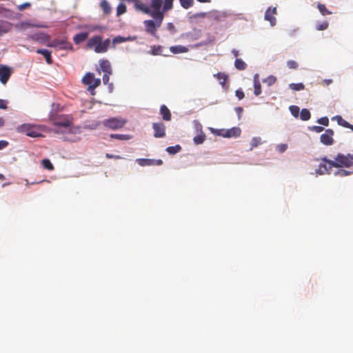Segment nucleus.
<instances>
[{"instance_id":"f257e3e1","label":"nucleus","mask_w":353,"mask_h":353,"mask_svg":"<svg viewBox=\"0 0 353 353\" xmlns=\"http://www.w3.org/2000/svg\"><path fill=\"white\" fill-rule=\"evenodd\" d=\"M174 0H151L150 6L141 1L135 3V8L142 12L151 16L154 20L143 21L147 33L155 37L157 29L161 26L164 14L173 8Z\"/></svg>"},{"instance_id":"f03ea898","label":"nucleus","mask_w":353,"mask_h":353,"mask_svg":"<svg viewBox=\"0 0 353 353\" xmlns=\"http://www.w3.org/2000/svg\"><path fill=\"white\" fill-rule=\"evenodd\" d=\"M111 44V40L106 39L103 41V37L101 35H95L90 38L86 43V48L94 50L96 53H105Z\"/></svg>"},{"instance_id":"7ed1b4c3","label":"nucleus","mask_w":353,"mask_h":353,"mask_svg":"<svg viewBox=\"0 0 353 353\" xmlns=\"http://www.w3.org/2000/svg\"><path fill=\"white\" fill-rule=\"evenodd\" d=\"M46 127L44 125H37L24 123L17 128V131L19 133H24L27 136L32 138L43 137L42 133L45 132Z\"/></svg>"},{"instance_id":"20e7f679","label":"nucleus","mask_w":353,"mask_h":353,"mask_svg":"<svg viewBox=\"0 0 353 353\" xmlns=\"http://www.w3.org/2000/svg\"><path fill=\"white\" fill-rule=\"evenodd\" d=\"M334 168L353 167V153L344 154L338 153L333 161Z\"/></svg>"},{"instance_id":"39448f33","label":"nucleus","mask_w":353,"mask_h":353,"mask_svg":"<svg viewBox=\"0 0 353 353\" xmlns=\"http://www.w3.org/2000/svg\"><path fill=\"white\" fill-rule=\"evenodd\" d=\"M82 83L88 86V90L92 94H94V90L101 84V79L95 78L94 74L87 72L82 78Z\"/></svg>"},{"instance_id":"423d86ee","label":"nucleus","mask_w":353,"mask_h":353,"mask_svg":"<svg viewBox=\"0 0 353 353\" xmlns=\"http://www.w3.org/2000/svg\"><path fill=\"white\" fill-rule=\"evenodd\" d=\"M128 121L125 119L121 117H111L108 119H105L102 121L104 127L116 130L122 128Z\"/></svg>"},{"instance_id":"0eeeda50","label":"nucleus","mask_w":353,"mask_h":353,"mask_svg":"<svg viewBox=\"0 0 353 353\" xmlns=\"http://www.w3.org/2000/svg\"><path fill=\"white\" fill-rule=\"evenodd\" d=\"M53 125L59 127H69L72 124V117L70 115L52 116L50 118Z\"/></svg>"},{"instance_id":"6e6552de","label":"nucleus","mask_w":353,"mask_h":353,"mask_svg":"<svg viewBox=\"0 0 353 353\" xmlns=\"http://www.w3.org/2000/svg\"><path fill=\"white\" fill-rule=\"evenodd\" d=\"M321 161L318 165V168L316 169L315 172L317 174L323 175L330 174L331 169L334 167L333 161L323 157L321 160Z\"/></svg>"},{"instance_id":"1a4fd4ad","label":"nucleus","mask_w":353,"mask_h":353,"mask_svg":"<svg viewBox=\"0 0 353 353\" xmlns=\"http://www.w3.org/2000/svg\"><path fill=\"white\" fill-rule=\"evenodd\" d=\"M49 46L61 50H72V44L65 39H54L49 44Z\"/></svg>"},{"instance_id":"9d476101","label":"nucleus","mask_w":353,"mask_h":353,"mask_svg":"<svg viewBox=\"0 0 353 353\" xmlns=\"http://www.w3.org/2000/svg\"><path fill=\"white\" fill-rule=\"evenodd\" d=\"M334 131L331 129L325 130L320 137L321 142L325 145H331L334 143Z\"/></svg>"},{"instance_id":"9b49d317","label":"nucleus","mask_w":353,"mask_h":353,"mask_svg":"<svg viewBox=\"0 0 353 353\" xmlns=\"http://www.w3.org/2000/svg\"><path fill=\"white\" fill-rule=\"evenodd\" d=\"M152 128L155 138H163L165 137V125L163 123H153Z\"/></svg>"},{"instance_id":"f8f14e48","label":"nucleus","mask_w":353,"mask_h":353,"mask_svg":"<svg viewBox=\"0 0 353 353\" xmlns=\"http://www.w3.org/2000/svg\"><path fill=\"white\" fill-rule=\"evenodd\" d=\"M277 14L276 8H268L265 13L264 19L266 21H268L270 23L272 26H274L276 23V19L275 15Z\"/></svg>"},{"instance_id":"ddd939ff","label":"nucleus","mask_w":353,"mask_h":353,"mask_svg":"<svg viewBox=\"0 0 353 353\" xmlns=\"http://www.w3.org/2000/svg\"><path fill=\"white\" fill-rule=\"evenodd\" d=\"M12 74L10 68L6 65H0V81L6 84L9 80Z\"/></svg>"},{"instance_id":"4468645a","label":"nucleus","mask_w":353,"mask_h":353,"mask_svg":"<svg viewBox=\"0 0 353 353\" xmlns=\"http://www.w3.org/2000/svg\"><path fill=\"white\" fill-rule=\"evenodd\" d=\"M241 130L238 127H233L230 129H225L224 132V137L225 138H231V137H239L241 135Z\"/></svg>"},{"instance_id":"2eb2a0df","label":"nucleus","mask_w":353,"mask_h":353,"mask_svg":"<svg viewBox=\"0 0 353 353\" xmlns=\"http://www.w3.org/2000/svg\"><path fill=\"white\" fill-rule=\"evenodd\" d=\"M159 111H160V114L162 117V119L164 121H170L171 120V118H172L171 112L165 105H161Z\"/></svg>"},{"instance_id":"dca6fc26","label":"nucleus","mask_w":353,"mask_h":353,"mask_svg":"<svg viewBox=\"0 0 353 353\" xmlns=\"http://www.w3.org/2000/svg\"><path fill=\"white\" fill-rule=\"evenodd\" d=\"M99 65L101 70L104 73L112 74V68L110 61L107 59H101L99 61Z\"/></svg>"},{"instance_id":"f3484780","label":"nucleus","mask_w":353,"mask_h":353,"mask_svg":"<svg viewBox=\"0 0 353 353\" xmlns=\"http://www.w3.org/2000/svg\"><path fill=\"white\" fill-rule=\"evenodd\" d=\"M12 27V25L11 23L6 21L0 20V36L10 31Z\"/></svg>"},{"instance_id":"a211bd4d","label":"nucleus","mask_w":353,"mask_h":353,"mask_svg":"<svg viewBox=\"0 0 353 353\" xmlns=\"http://www.w3.org/2000/svg\"><path fill=\"white\" fill-rule=\"evenodd\" d=\"M36 52H37V54H42L45 57L46 61L48 64H52V58H51V52L48 50H46V49H38V50H37Z\"/></svg>"},{"instance_id":"6ab92c4d","label":"nucleus","mask_w":353,"mask_h":353,"mask_svg":"<svg viewBox=\"0 0 353 353\" xmlns=\"http://www.w3.org/2000/svg\"><path fill=\"white\" fill-rule=\"evenodd\" d=\"M189 49L183 46H173L170 48V51L173 54L185 53Z\"/></svg>"},{"instance_id":"aec40b11","label":"nucleus","mask_w":353,"mask_h":353,"mask_svg":"<svg viewBox=\"0 0 353 353\" xmlns=\"http://www.w3.org/2000/svg\"><path fill=\"white\" fill-rule=\"evenodd\" d=\"M254 94L259 96L261 93V85L259 79V74H256L254 77Z\"/></svg>"},{"instance_id":"412c9836","label":"nucleus","mask_w":353,"mask_h":353,"mask_svg":"<svg viewBox=\"0 0 353 353\" xmlns=\"http://www.w3.org/2000/svg\"><path fill=\"white\" fill-rule=\"evenodd\" d=\"M88 37V32H80L76 34L73 37V41L75 44H79L80 43L85 41Z\"/></svg>"},{"instance_id":"4be33fe9","label":"nucleus","mask_w":353,"mask_h":353,"mask_svg":"<svg viewBox=\"0 0 353 353\" xmlns=\"http://www.w3.org/2000/svg\"><path fill=\"white\" fill-rule=\"evenodd\" d=\"M214 77H216L217 80L219 81V83L222 86H224L226 84L228 78V76L226 74L219 72L216 74H214Z\"/></svg>"},{"instance_id":"5701e85b","label":"nucleus","mask_w":353,"mask_h":353,"mask_svg":"<svg viewBox=\"0 0 353 353\" xmlns=\"http://www.w3.org/2000/svg\"><path fill=\"white\" fill-rule=\"evenodd\" d=\"M100 7L103 10L104 14H108L111 12V6L106 0H103L101 2Z\"/></svg>"},{"instance_id":"b1692460","label":"nucleus","mask_w":353,"mask_h":353,"mask_svg":"<svg viewBox=\"0 0 353 353\" xmlns=\"http://www.w3.org/2000/svg\"><path fill=\"white\" fill-rule=\"evenodd\" d=\"M234 66L239 70H244L247 67V64L241 59H236Z\"/></svg>"},{"instance_id":"393cba45","label":"nucleus","mask_w":353,"mask_h":353,"mask_svg":"<svg viewBox=\"0 0 353 353\" xmlns=\"http://www.w3.org/2000/svg\"><path fill=\"white\" fill-rule=\"evenodd\" d=\"M137 163L141 166L153 165L154 159H138Z\"/></svg>"},{"instance_id":"a878e982","label":"nucleus","mask_w":353,"mask_h":353,"mask_svg":"<svg viewBox=\"0 0 353 353\" xmlns=\"http://www.w3.org/2000/svg\"><path fill=\"white\" fill-rule=\"evenodd\" d=\"M311 114L310 112L306 109L303 108L300 112V118L303 121H307L310 119Z\"/></svg>"},{"instance_id":"bb28decb","label":"nucleus","mask_w":353,"mask_h":353,"mask_svg":"<svg viewBox=\"0 0 353 353\" xmlns=\"http://www.w3.org/2000/svg\"><path fill=\"white\" fill-rule=\"evenodd\" d=\"M128 40V38L123 37L121 36L115 37L112 41V47L115 48L116 45L127 41Z\"/></svg>"},{"instance_id":"cd10ccee","label":"nucleus","mask_w":353,"mask_h":353,"mask_svg":"<svg viewBox=\"0 0 353 353\" xmlns=\"http://www.w3.org/2000/svg\"><path fill=\"white\" fill-rule=\"evenodd\" d=\"M317 8L322 15H328L332 14V12L330 11L324 4L318 3Z\"/></svg>"},{"instance_id":"c85d7f7f","label":"nucleus","mask_w":353,"mask_h":353,"mask_svg":"<svg viewBox=\"0 0 353 353\" xmlns=\"http://www.w3.org/2000/svg\"><path fill=\"white\" fill-rule=\"evenodd\" d=\"M289 88L294 91H300L305 89V85L303 83H290Z\"/></svg>"},{"instance_id":"c756f323","label":"nucleus","mask_w":353,"mask_h":353,"mask_svg":"<svg viewBox=\"0 0 353 353\" xmlns=\"http://www.w3.org/2000/svg\"><path fill=\"white\" fill-rule=\"evenodd\" d=\"M262 143L261 139L260 137H253L251 140V147L250 150H252L254 148L258 147L259 145Z\"/></svg>"},{"instance_id":"7c9ffc66","label":"nucleus","mask_w":353,"mask_h":353,"mask_svg":"<svg viewBox=\"0 0 353 353\" xmlns=\"http://www.w3.org/2000/svg\"><path fill=\"white\" fill-rule=\"evenodd\" d=\"M205 138V135L203 132H201L199 134L194 137L193 140L195 144L199 145L203 143Z\"/></svg>"},{"instance_id":"2f4dec72","label":"nucleus","mask_w":353,"mask_h":353,"mask_svg":"<svg viewBox=\"0 0 353 353\" xmlns=\"http://www.w3.org/2000/svg\"><path fill=\"white\" fill-rule=\"evenodd\" d=\"M181 147L179 145L175 146H169L166 148V151L170 154H174L180 152Z\"/></svg>"},{"instance_id":"473e14b6","label":"nucleus","mask_w":353,"mask_h":353,"mask_svg":"<svg viewBox=\"0 0 353 353\" xmlns=\"http://www.w3.org/2000/svg\"><path fill=\"white\" fill-rule=\"evenodd\" d=\"M334 119H335L336 121H337V123L339 125H341L344 128H347L348 125H350V123L345 121V119H343L342 118V117L341 116H336L334 118H333Z\"/></svg>"},{"instance_id":"72a5a7b5","label":"nucleus","mask_w":353,"mask_h":353,"mask_svg":"<svg viewBox=\"0 0 353 353\" xmlns=\"http://www.w3.org/2000/svg\"><path fill=\"white\" fill-rule=\"evenodd\" d=\"M181 6L185 8L188 9L194 5V0H179Z\"/></svg>"},{"instance_id":"f704fd0d","label":"nucleus","mask_w":353,"mask_h":353,"mask_svg":"<svg viewBox=\"0 0 353 353\" xmlns=\"http://www.w3.org/2000/svg\"><path fill=\"white\" fill-rule=\"evenodd\" d=\"M110 137L112 139H116L119 140H129L131 139V137L128 134H110Z\"/></svg>"},{"instance_id":"c9c22d12","label":"nucleus","mask_w":353,"mask_h":353,"mask_svg":"<svg viewBox=\"0 0 353 353\" xmlns=\"http://www.w3.org/2000/svg\"><path fill=\"white\" fill-rule=\"evenodd\" d=\"M42 165L44 168L48 170H54V165L51 163V161L48 159H45L42 161Z\"/></svg>"},{"instance_id":"e433bc0d","label":"nucleus","mask_w":353,"mask_h":353,"mask_svg":"<svg viewBox=\"0 0 353 353\" xmlns=\"http://www.w3.org/2000/svg\"><path fill=\"white\" fill-rule=\"evenodd\" d=\"M126 6L124 3H121L118 5L117 8V15L120 16L121 14H124L126 12Z\"/></svg>"},{"instance_id":"4c0bfd02","label":"nucleus","mask_w":353,"mask_h":353,"mask_svg":"<svg viewBox=\"0 0 353 353\" xmlns=\"http://www.w3.org/2000/svg\"><path fill=\"white\" fill-rule=\"evenodd\" d=\"M276 81V77L273 75H270L266 79H263V82L267 83L269 86L272 85Z\"/></svg>"},{"instance_id":"58836bf2","label":"nucleus","mask_w":353,"mask_h":353,"mask_svg":"<svg viewBox=\"0 0 353 353\" xmlns=\"http://www.w3.org/2000/svg\"><path fill=\"white\" fill-rule=\"evenodd\" d=\"M352 173H353L352 172H350V171H348V170H345L344 169H339L338 171H336L334 173V174L335 175H338V176H339L341 177H343V176H346L350 175Z\"/></svg>"},{"instance_id":"ea45409f","label":"nucleus","mask_w":353,"mask_h":353,"mask_svg":"<svg viewBox=\"0 0 353 353\" xmlns=\"http://www.w3.org/2000/svg\"><path fill=\"white\" fill-rule=\"evenodd\" d=\"M329 23L327 21H324L321 23H318L316 25V28L317 30H325L328 28Z\"/></svg>"},{"instance_id":"a19ab883","label":"nucleus","mask_w":353,"mask_h":353,"mask_svg":"<svg viewBox=\"0 0 353 353\" xmlns=\"http://www.w3.org/2000/svg\"><path fill=\"white\" fill-rule=\"evenodd\" d=\"M161 52V47L158 46H152L151 47V50H150V53L153 55H158V54H160Z\"/></svg>"},{"instance_id":"79ce46f5","label":"nucleus","mask_w":353,"mask_h":353,"mask_svg":"<svg viewBox=\"0 0 353 353\" xmlns=\"http://www.w3.org/2000/svg\"><path fill=\"white\" fill-rule=\"evenodd\" d=\"M287 66L290 69H297L299 67V64L296 61L294 60H289L287 61Z\"/></svg>"},{"instance_id":"37998d69","label":"nucleus","mask_w":353,"mask_h":353,"mask_svg":"<svg viewBox=\"0 0 353 353\" xmlns=\"http://www.w3.org/2000/svg\"><path fill=\"white\" fill-rule=\"evenodd\" d=\"M290 110L292 114L294 117H298L299 114V108L298 106L292 105L290 107Z\"/></svg>"},{"instance_id":"c03bdc74","label":"nucleus","mask_w":353,"mask_h":353,"mask_svg":"<svg viewBox=\"0 0 353 353\" xmlns=\"http://www.w3.org/2000/svg\"><path fill=\"white\" fill-rule=\"evenodd\" d=\"M211 132L214 134H215L216 136H220V137H224L225 129H214V128H211Z\"/></svg>"},{"instance_id":"a18cd8bd","label":"nucleus","mask_w":353,"mask_h":353,"mask_svg":"<svg viewBox=\"0 0 353 353\" xmlns=\"http://www.w3.org/2000/svg\"><path fill=\"white\" fill-rule=\"evenodd\" d=\"M317 122L323 125L327 126L329 125V119L327 117H323L318 119Z\"/></svg>"},{"instance_id":"49530a36","label":"nucleus","mask_w":353,"mask_h":353,"mask_svg":"<svg viewBox=\"0 0 353 353\" xmlns=\"http://www.w3.org/2000/svg\"><path fill=\"white\" fill-rule=\"evenodd\" d=\"M190 34L192 36V37L196 39L200 37L201 31V30L194 29L193 31L190 33Z\"/></svg>"},{"instance_id":"de8ad7c7","label":"nucleus","mask_w":353,"mask_h":353,"mask_svg":"<svg viewBox=\"0 0 353 353\" xmlns=\"http://www.w3.org/2000/svg\"><path fill=\"white\" fill-rule=\"evenodd\" d=\"M30 6H31V3H29V2H26V3H22V4L19 5V6H17V9H18V10H19V11H22V10H23L26 9V8H30Z\"/></svg>"},{"instance_id":"09e8293b","label":"nucleus","mask_w":353,"mask_h":353,"mask_svg":"<svg viewBox=\"0 0 353 353\" xmlns=\"http://www.w3.org/2000/svg\"><path fill=\"white\" fill-rule=\"evenodd\" d=\"M105 29V27L99 26H97V25L91 26L90 27V30L92 31V32L95 31V30H99V31L102 32Z\"/></svg>"},{"instance_id":"8fccbe9b","label":"nucleus","mask_w":353,"mask_h":353,"mask_svg":"<svg viewBox=\"0 0 353 353\" xmlns=\"http://www.w3.org/2000/svg\"><path fill=\"white\" fill-rule=\"evenodd\" d=\"M236 96L239 100H241L244 98L245 94L241 89H238L236 90Z\"/></svg>"},{"instance_id":"3c124183","label":"nucleus","mask_w":353,"mask_h":353,"mask_svg":"<svg viewBox=\"0 0 353 353\" xmlns=\"http://www.w3.org/2000/svg\"><path fill=\"white\" fill-rule=\"evenodd\" d=\"M8 108V101L4 99H0V109L6 110Z\"/></svg>"},{"instance_id":"603ef678","label":"nucleus","mask_w":353,"mask_h":353,"mask_svg":"<svg viewBox=\"0 0 353 353\" xmlns=\"http://www.w3.org/2000/svg\"><path fill=\"white\" fill-rule=\"evenodd\" d=\"M311 130L317 133H320L324 130V128L321 126L314 125L311 128Z\"/></svg>"},{"instance_id":"864d4df0","label":"nucleus","mask_w":353,"mask_h":353,"mask_svg":"<svg viewBox=\"0 0 353 353\" xmlns=\"http://www.w3.org/2000/svg\"><path fill=\"white\" fill-rule=\"evenodd\" d=\"M110 74H111L109 73H104L103 76V82L104 84H108L109 83Z\"/></svg>"},{"instance_id":"5fc2aeb1","label":"nucleus","mask_w":353,"mask_h":353,"mask_svg":"<svg viewBox=\"0 0 353 353\" xmlns=\"http://www.w3.org/2000/svg\"><path fill=\"white\" fill-rule=\"evenodd\" d=\"M287 144H280L277 146L279 151L281 152H284L287 150Z\"/></svg>"},{"instance_id":"6e6d98bb","label":"nucleus","mask_w":353,"mask_h":353,"mask_svg":"<svg viewBox=\"0 0 353 353\" xmlns=\"http://www.w3.org/2000/svg\"><path fill=\"white\" fill-rule=\"evenodd\" d=\"M105 157L108 159H120L122 158L121 157H120L119 155H114V154H111L109 153H106Z\"/></svg>"},{"instance_id":"4d7b16f0","label":"nucleus","mask_w":353,"mask_h":353,"mask_svg":"<svg viewBox=\"0 0 353 353\" xmlns=\"http://www.w3.org/2000/svg\"><path fill=\"white\" fill-rule=\"evenodd\" d=\"M8 145V142L7 141L1 140L0 141V150H2L6 148Z\"/></svg>"},{"instance_id":"13d9d810","label":"nucleus","mask_w":353,"mask_h":353,"mask_svg":"<svg viewBox=\"0 0 353 353\" xmlns=\"http://www.w3.org/2000/svg\"><path fill=\"white\" fill-rule=\"evenodd\" d=\"M235 111L238 114L239 118H240L243 111V108L241 107H236L235 108Z\"/></svg>"},{"instance_id":"bf43d9fd","label":"nucleus","mask_w":353,"mask_h":353,"mask_svg":"<svg viewBox=\"0 0 353 353\" xmlns=\"http://www.w3.org/2000/svg\"><path fill=\"white\" fill-rule=\"evenodd\" d=\"M207 13L206 12H199L194 15V17H199V18H204L206 17Z\"/></svg>"},{"instance_id":"052dcab7","label":"nucleus","mask_w":353,"mask_h":353,"mask_svg":"<svg viewBox=\"0 0 353 353\" xmlns=\"http://www.w3.org/2000/svg\"><path fill=\"white\" fill-rule=\"evenodd\" d=\"M163 164V161L161 159H154L153 165H161Z\"/></svg>"},{"instance_id":"680f3d73","label":"nucleus","mask_w":353,"mask_h":353,"mask_svg":"<svg viewBox=\"0 0 353 353\" xmlns=\"http://www.w3.org/2000/svg\"><path fill=\"white\" fill-rule=\"evenodd\" d=\"M232 53L235 57L239 56V51L237 50H232Z\"/></svg>"},{"instance_id":"e2e57ef3","label":"nucleus","mask_w":353,"mask_h":353,"mask_svg":"<svg viewBox=\"0 0 353 353\" xmlns=\"http://www.w3.org/2000/svg\"><path fill=\"white\" fill-rule=\"evenodd\" d=\"M4 123H5V121H4L3 118L0 117V127L3 126Z\"/></svg>"},{"instance_id":"0e129e2a","label":"nucleus","mask_w":353,"mask_h":353,"mask_svg":"<svg viewBox=\"0 0 353 353\" xmlns=\"http://www.w3.org/2000/svg\"><path fill=\"white\" fill-rule=\"evenodd\" d=\"M325 82L326 83L327 85H329L332 82V81L331 79H326L325 80Z\"/></svg>"},{"instance_id":"69168bd1","label":"nucleus","mask_w":353,"mask_h":353,"mask_svg":"<svg viewBox=\"0 0 353 353\" xmlns=\"http://www.w3.org/2000/svg\"><path fill=\"white\" fill-rule=\"evenodd\" d=\"M4 179H5L4 175L2 174H0V180H4Z\"/></svg>"},{"instance_id":"338daca9","label":"nucleus","mask_w":353,"mask_h":353,"mask_svg":"<svg viewBox=\"0 0 353 353\" xmlns=\"http://www.w3.org/2000/svg\"><path fill=\"white\" fill-rule=\"evenodd\" d=\"M347 128L351 129L353 131V125L350 123V125Z\"/></svg>"},{"instance_id":"774afa93","label":"nucleus","mask_w":353,"mask_h":353,"mask_svg":"<svg viewBox=\"0 0 353 353\" xmlns=\"http://www.w3.org/2000/svg\"><path fill=\"white\" fill-rule=\"evenodd\" d=\"M168 25H169V28L173 27L172 23H168Z\"/></svg>"}]
</instances>
